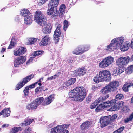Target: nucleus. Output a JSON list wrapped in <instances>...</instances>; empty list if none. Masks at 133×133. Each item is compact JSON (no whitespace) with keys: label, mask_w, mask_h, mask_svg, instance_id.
Masks as SVG:
<instances>
[{"label":"nucleus","mask_w":133,"mask_h":133,"mask_svg":"<svg viewBox=\"0 0 133 133\" xmlns=\"http://www.w3.org/2000/svg\"><path fill=\"white\" fill-rule=\"evenodd\" d=\"M86 95L85 89L83 87H77L69 93V98H73L76 101H81L84 100Z\"/></svg>","instance_id":"obj_1"},{"label":"nucleus","mask_w":133,"mask_h":133,"mask_svg":"<svg viewBox=\"0 0 133 133\" xmlns=\"http://www.w3.org/2000/svg\"><path fill=\"white\" fill-rule=\"evenodd\" d=\"M111 75L110 72L107 70L100 71L99 74H97L93 79L94 82L96 83H98L103 81L109 82L111 80Z\"/></svg>","instance_id":"obj_2"},{"label":"nucleus","mask_w":133,"mask_h":133,"mask_svg":"<svg viewBox=\"0 0 133 133\" xmlns=\"http://www.w3.org/2000/svg\"><path fill=\"white\" fill-rule=\"evenodd\" d=\"M59 0H51L50 1L48 6L47 15H51L53 17L58 15V13L56 7L59 3Z\"/></svg>","instance_id":"obj_3"},{"label":"nucleus","mask_w":133,"mask_h":133,"mask_svg":"<svg viewBox=\"0 0 133 133\" xmlns=\"http://www.w3.org/2000/svg\"><path fill=\"white\" fill-rule=\"evenodd\" d=\"M119 85L118 81H112L109 84L103 87L100 90L101 92L105 95L109 92H113L117 89Z\"/></svg>","instance_id":"obj_4"},{"label":"nucleus","mask_w":133,"mask_h":133,"mask_svg":"<svg viewBox=\"0 0 133 133\" xmlns=\"http://www.w3.org/2000/svg\"><path fill=\"white\" fill-rule=\"evenodd\" d=\"M34 19L38 24L43 27L46 23V19L43 12L40 11H36L34 16Z\"/></svg>","instance_id":"obj_5"},{"label":"nucleus","mask_w":133,"mask_h":133,"mask_svg":"<svg viewBox=\"0 0 133 133\" xmlns=\"http://www.w3.org/2000/svg\"><path fill=\"white\" fill-rule=\"evenodd\" d=\"M115 101L114 100H111L110 101L108 100L103 102H101L99 106L96 108L95 110L97 112H100L104 108L110 107L111 104H112V103H114Z\"/></svg>","instance_id":"obj_6"},{"label":"nucleus","mask_w":133,"mask_h":133,"mask_svg":"<svg viewBox=\"0 0 133 133\" xmlns=\"http://www.w3.org/2000/svg\"><path fill=\"white\" fill-rule=\"evenodd\" d=\"M34 77V75L32 74L23 78V80L19 82L16 85L15 90H18L24 86L25 84L33 78Z\"/></svg>","instance_id":"obj_7"},{"label":"nucleus","mask_w":133,"mask_h":133,"mask_svg":"<svg viewBox=\"0 0 133 133\" xmlns=\"http://www.w3.org/2000/svg\"><path fill=\"white\" fill-rule=\"evenodd\" d=\"M56 28L54 32L53 36L54 40L56 43L59 42L61 33L62 25L60 24H56Z\"/></svg>","instance_id":"obj_8"},{"label":"nucleus","mask_w":133,"mask_h":133,"mask_svg":"<svg viewBox=\"0 0 133 133\" xmlns=\"http://www.w3.org/2000/svg\"><path fill=\"white\" fill-rule=\"evenodd\" d=\"M130 60V58L128 56L122 57L118 59L117 63L120 68H124L128 63Z\"/></svg>","instance_id":"obj_9"},{"label":"nucleus","mask_w":133,"mask_h":133,"mask_svg":"<svg viewBox=\"0 0 133 133\" xmlns=\"http://www.w3.org/2000/svg\"><path fill=\"white\" fill-rule=\"evenodd\" d=\"M112 100L115 101V102L114 103H112V104H111V105L110 106V107H111L113 105L114 106L112 107L111 108L109 109V111H112L118 110L120 108H123L124 105V103L123 101H119L117 103V101L116 99H114Z\"/></svg>","instance_id":"obj_10"},{"label":"nucleus","mask_w":133,"mask_h":133,"mask_svg":"<svg viewBox=\"0 0 133 133\" xmlns=\"http://www.w3.org/2000/svg\"><path fill=\"white\" fill-rule=\"evenodd\" d=\"M114 60L113 57L111 56L108 57L104 59L99 63V66L101 68L107 67L113 62Z\"/></svg>","instance_id":"obj_11"},{"label":"nucleus","mask_w":133,"mask_h":133,"mask_svg":"<svg viewBox=\"0 0 133 133\" xmlns=\"http://www.w3.org/2000/svg\"><path fill=\"white\" fill-rule=\"evenodd\" d=\"M110 97L109 94H107L105 96H101L97 98L90 105V108L91 109L95 108L96 106L101 102H103L105 101L107 98Z\"/></svg>","instance_id":"obj_12"},{"label":"nucleus","mask_w":133,"mask_h":133,"mask_svg":"<svg viewBox=\"0 0 133 133\" xmlns=\"http://www.w3.org/2000/svg\"><path fill=\"white\" fill-rule=\"evenodd\" d=\"M99 122L101 128L104 127L111 123L108 116L101 117Z\"/></svg>","instance_id":"obj_13"},{"label":"nucleus","mask_w":133,"mask_h":133,"mask_svg":"<svg viewBox=\"0 0 133 133\" xmlns=\"http://www.w3.org/2000/svg\"><path fill=\"white\" fill-rule=\"evenodd\" d=\"M26 58L25 56H20L14 59V66L15 67H18L21 64H23L26 61Z\"/></svg>","instance_id":"obj_14"},{"label":"nucleus","mask_w":133,"mask_h":133,"mask_svg":"<svg viewBox=\"0 0 133 133\" xmlns=\"http://www.w3.org/2000/svg\"><path fill=\"white\" fill-rule=\"evenodd\" d=\"M87 70L84 67L79 68L74 71V75L76 76H83L86 73Z\"/></svg>","instance_id":"obj_15"},{"label":"nucleus","mask_w":133,"mask_h":133,"mask_svg":"<svg viewBox=\"0 0 133 133\" xmlns=\"http://www.w3.org/2000/svg\"><path fill=\"white\" fill-rule=\"evenodd\" d=\"M111 43L110 44L107 46L106 50L107 51H112L117 48L118 45L117 43L115 40H112Z\"/></svg>","instance_id":"obj_16"},{"label":"nucleus","mask_w":133,"mask_h":133,"mask_svg":"<svg viewBox=\"0 0 133 133\" xmlns=\"http://www.w3.org/2000/svg\"><path fill=\"white\" fill-rule=\"evenodd\" d=\"M54 94L51 95L48 97H46L42 103V105L45 106L49 105L52 101V99L54 98Z\"/></svg>","instance_id":"obj_17"},{"label":"nucleus","mask_w":133,"mask_h":133,"mask_svg":"<svg viewBox=\"0 0 133 133\" xmlns=\"http://www.w3.org/2000/svg\"><path fill=\"white\" fill-rule=\"evenodd\" d=\"M26 51V49L24 47H21L18 50L14 51V54L15 56H19L24 54Z\"/></svg>","instance_id":"obj_18"},{"label":"nucleus","mask_w":133,"mask_h":133,"mask_svg":"<svg viewBox=\"0 0 133 133\" xmlns=\"http://www.w3.org/2000/svg\"><path fill=\"white\" fill-rule=\"evenodd\" d=\"M50 38L48 36H45L43 38L39 43L40 45L42 46H46L48 44Z\"/></svg>","instance_id":"obj_19"},{"label":"nucleus","mask_w":133,"mask_h":133,"mask_svg":"<svg viewBox=\"0 0 133 133\" xmlns=\"http://www.w3.org/2000/svg\"><path fill=\"white\" fill-rule=\"evenodd\" d=\"M130 42L128 41L124 42L122 45H121L120 46V49L122 51H125L127 50L130 46Z\"/></svg>","instance_id":"obj_20"},{"label":"nucleus","mask_w":133,"mask_h":133,"mask_svg":"<svg viewBox=\"0 0 133 133\" xmlns=\"http://www.w3.org/2000/svg\"><path fill=\"white\" fill-rule=\"evenodd\" d=\"M133 86V83H126L122 87V89L124 91L128 92L129 90V88Z\"/></svg>","instance_id":"obj_21"},{"label":"nucleus","mask_w":133,"mask_h":133,"mask_svg":"<svg viewBox=\"0 0 133 133\" xmlns=\"http://www.w3.org/2000/svg\"><path fill=\"white\" fill-rule=\"evenodd\" d=\"M21 15L23 16L24 18L31 15L29 10L26 9H24L21 11Z\"/></svg>","instance_id":"obj_22"},{"label":"nucleus","mask_w":133,"mask_h":133,"mask_svg":"<svg viewBox=\"0 0 133 133\" xmlns=\"http://www.w3.org/2000/svg\"><path fill=\"white\" fill-rule=\"evenodd\" d=\"M52 26L51 24L47 25L43 28V31L44 33L46 34L50 33L51 31Z\"/></svg>","instance_id":"obj_23"},{"label":"nucleus","mask_w":133,"mask_h":133,"mask_svg":"<svg viewBox=\"0 0 133 133\" xmlns=\"http://www.w3.org/2000/svg\"><path fill=\"white\" fill-rule=\"evenodd\" d=\"M33 17L32 15L24 18V23L25 24L30 25L33 21Z\"/></svg>","instance_id":"obj_24"},{"label":"nucleus","mask_w":133,"mask_h":133,"mask_svg":"<svg viewBox=\"0 0 133 133\" xmlns=\"http://www.w3.org/2000/svg\"><path fill=\"white\" fill-rule=\"evenodd\" d=\"M34 121L33 119L26 118L25 119L24 122L21 124V125L22 126L28 125Z\"/></svg>","instance_id":"obj_25"},{"label":"nucleus","mask_w":133,"mask_h":133,"mask_svg":"<svg viewBox=\"0 0 133 133\" xmlns=\"http://www.w3.org/2000/svg\"><path fill=\"white\" fill-rule=\"evenodd\" d=\"M89 121H86L83 123L81 125V128L82 130H84L87 129L90 126V124Z\"/></svg>","instance_id":"obj_26"},{"label":"nucleus","mask_w":133,"mask_h":133,"mask_svg":"<svg viewBox=\"0 0 133 133\" xmlns=\"http://www.w3.org/2000/svg\"><path fill=\"white\" fill-rule=\"evenodd\" d=\"M72 52L74 54L79 55L83 54V51H82V48L78 47L75 49Z\"/></svg>","instance_id":"obj_27"},{"label":"nucleus","mask_w":133,"mask_h":133,"mask_svg":"<svg viewBox=\"0 0 133 133\" xmlns=\"http://www.w3.org/2000/svg\"><path fill=\"white\" fill-rule=\"evenodd\" d=\"M17 43L14 37H12L11 39L10 44L7 49H12L14 48Z\"/></svg>","instance_id":"obj_28"},{"label":"nucleus","mask_w":133,"mask_h":133,"mask_svg":"<svg viewBox=\"0 0 133 133\" xmlns=\"http://www.w3.org/2000/svg\"><path fill=\"white\" fill-rule=\"evenodd\" d=\"M22 130V128L20 127H14L10 130L9 133H16L18 131H21Z\"/></svg>","instance_id":"obj_29"},{"label":"nucleus","mask_w":133,"mask_h":133,"mask_svg":"<svg viewBox=\"0 0 133 133\" xmlns=\"http://www.w3.org/2000/svg\"><path fill=\"white\" fill-rule=\"evenodd\" d=\"M43 53L44 51H43L38 50L34 51L33 53L32 54V57H31L30 58H34L36 56L41 55L43 54Z\"/></svg>","instance_id":"obj_30"},{"label":"nucleus","mask_w":133,"mask_h":133,"mask_svg":"<svg viewBox=\"0 0 133 133\" xmlns=\"http://www.w3.org/2000/svg\"><path fill=\"white\" fill-rule=\"evenodd\" d=\"M76 81V79L75 78H70L66 82L65 85L66 86L68 87L73 84Z\"/></svg>","instance_id":"obj_31"},{"label":"nucleus","mask_w":133,"mask_h":133,"mask_svg":"<svg viewBox=\"0 0 133 133\" xmlns=\"http://www.w3.org/2000/svg\"><path fill=\"white\" fill-rule=\"evenodd\" d=\"M114 39L118 45V46L121 45H122L124 40V37H120L119 38H116Z\"/></svg>","instance_id":"obj_32"},{"label":"nucleus","mask_w":133,"mask_h":133,"mask_svg":"<svg viewBox=\"0 0 133 133\" xmlns=\"http://www.w3.org/2000/svg\"><path fill=\"white\" fill-rule=\"evenodd\" d=\"M37 39L35 38H30L28 39L27 42V44L28 45L32 44L37 41Z\"/></svg>","instance_id":"obj_33"},{"label":"nucleus","mask_w":133,"mask_h":133,"mask_svg":"<svg viewBox=\"0 0 133 133\" xmlns=\"http://www.w3.org/2000/svg\"><path fill=\"white\" fill-rule=\"evenodd\" d=\"M66 9V6L65 4H62L60 6L59 10V14L61 15L65 13V11Z\"/></svg>","instance_id":"obj_34"},{"label":"nucleus","mask_w":133,"mask_h":133,"mask_svg":"<svg viewBox=\"0 0 133 133\" xmlns=\"http://www.w3.org/2000/svg\"><path fill=\"white\" fill-rule=\"evenodd\" d=\"M44 99L43 97H40L36 99L34 101V102L38 106L43 101Z\"/></svg>","instance_id":"obj_35"},{"label":"nucleus","mask_w":133,"mask_h":133,"mask_svg":"<svg viewBox=\"0 0 133 133\" xmlns=\"http://www.w3.org/2000/svg\"><path fill=\"white\" fill-rule=\"evenodd\" d=\"M61 126L58 125L56 127H55L51 129V133H57L58 129H61Z\"/></svg>","instance_id":"obj_36"},{"label":"nucleus","mask_w":133,"mask_h":133,"mask_svg":"<svg viewBox=\"0 0 133 133\" xmlns=\"http://www.w3.org/2000/svg\"><path fill=\"white\" fill-rule=\"evenodd\" d=\"M29 89V87H28L26 86L25 87L23 91L25 96H26L28 95Z\"/></svg>","instance_id":"obj_37"},{"label":"nucleus","mask_w":133,"mask_h":133,"mask_svg":"<svg viewBox=\"0 0 133 133\" xmlns=\"http://www.w3.org/2000/svg\"><path fill=\"white\" fill-rule=\"evenodd\" d=\"M109 118L110 119V121L111 123L113 122L114 120L116 119L117 118V115L114 114L112 115L111 116V115L108 116Z\"/></svg>","instance_id":"obj_38"},{"label":"nucleus","mask_w":133,"mask_h":133,"mask_svg":"<svg viewBox=\"0 0 133 133\" xmlns=\"http://www.w3.org/2000/svg\"><path fill=\"white\" fill-rule=\"evenodd\" d=\"M124 98L123 95L122 94H118L115 96V98L117 100L122 99Z\"/></svg>","instance_id":"obj_39"},{"label":"nucleus","mask_w":133,"mask_h":133,"mask_svg":"<svg viewBox=\"0 0 133 133\" xmlns=\"http://www.w3.org/2000/svg\"><path fill=\"white\" fill-rule=\"evenodd\" d=\"M127 73L129 74H131L133 72V65H130L128 67L127 69Z\"/></svg>","instance_id":"obj_40"},{"label":"nucleus","mask_w":133,"mask_h":133,"mask_svg":"<svg viewBox=\"0 0 133 133\" xmlns=\"http://www.w3.org/2000/svg\"><path fill=\"white\" fill-rule=\"evenodd\" d=\"M4 113L5 114V116L6 117H8L10 115V110L8 108V109H4Z\"/></svg>","instance_id":"obj_41"},{"label":"nucleus","mask_w":133,"mask_h":133,"mask_svg":"<svg viewBox=\"0 0 133 133\" xmlns=\"http://www.w3.org/2000/svg\"><path fill=\"white\" fill-rule=\"evenodd\" d=\"M68 23V21L66 20H65L63 22V29L65 31L66 30L68 26L69 25Z\"/></svg>","instance_id":"obj_42"},{"label":"nucleus","mask_w":133,"mask_h":133,"mask_svg":"<svg viewBox=\"0 0 133 133\" xmlns=\"http://www.w3.org/2000/svg\"><path fill=\"white\" fill-rule=\"evenodd\" d=\"M62 127H61V129H58L57 133H68V130L65 129H62Z\"/></svg>","instance_id":"obj_43"},{"label":"nucleus","mask_w":133,"mask_h":133,"mask_svg":"<svg viewBox=\"0 0 133 133\" xmlns=\"http://www.w3.org/2000/svg\"><path fill=\"white\" fill-rule=\"evenodd\" d=\"M30 103L33 110L37 109V106L35 102L34 101H33L32 102Z\"/></svg>","instance_id":"obj_44"},{"label":"nucleus","mask_w":133,"mask_h":133,"mask_svg":"<svg viewBox=\"0 0 133 133\" xmlns=\"http://www.w3.org/2000/svg\"><path fill=\"white\" fill-rule=\"evenodd\" d=\"M31 129L30 127H29L27 129H25L22 133H31Z\"/></svg>","instance_id":"obj_45"},{"label":"nucleus","mask_w":133,"mask_h":133,"mask_svg":"<svg viewBox=\"0 0 133 133\" xmlns=\"http://www.w3.org/2000/svg\"><path fill=\"white\" fill-rule=\"evenodd\" d=\"M90 48V46L88 45H85L82 49V51H83V53L85 52L88 51L89 49Z\"/></svg>","instance_id":"obj_46"},{"label":"nucleus","mask_w":133,"mask_h":133,"mask_svg":"<svg viewBox=\"0 0 133 133\" xmlns=\"http://www.w3.org/2000/svg\"><path fill=\"white\" fill-rule=\"evenodd\" d=\"M69 125L70 124H65L62 125H59V126H61V127H62V129H65L66 130V129H67V128L69 127Z\"/></svg>","instance_id":"obj_47"},{"label":"nucleus","mask_w":133,"mask_h":133,"mask_svg":"<svg viewBox=\"0 0 133 133\" xmlns=\"http://www.w3.org/2000/svg\"><path fill=\"white\" fill-rule=\"evenodd\" d=\"M38 83V82H36L34 83L33 84L30 85L29 86H27V87H29V88H30V89H31L32 88H34L36 85V84H37Z\"/></svg>","instance_id":"obj_48"},{"label":"nucleus","mask_w":133,"mask_h":133,"mask_svg":"<svg viewBox=\"0 0 133 133\" xmlns=\"http://www.w3.org/2000/svg\"><path fill=\"white\" fill-rule=\"evenodd\" d=\"M124 126H122L119 128L118 129H117L119 133L121 132L124 129Z\"/></svg>","instance_id":"obj_49"},{"label":"nucleus","mask_w":133,"mask_h":133,"mask_svg":"<svg viewBox=\"0 0 133 133\" xmlns=\"http://www.w3.org/2000/svg\"><path fill=\"white\" fill-rule=\"evenodd\" d=\"M26 108L28 110H33L31 103L27 105L26 106Z\"/></svg>","instance_id":"obj_50"},{"label":"nucleus","mask_w":133,"mask_h":133,"mask_svg":"<svg viewBox=\"0 0 133 133\" xmlns=\"http://www.w3.org/2000/svg\"><path fill=\"white\" fill-rule=\"evenodd\" d=\"M123 71L121 69H119V70H118V73L116 74H115V76H116L122 73Z\"/></svg>","instance_id":"obj_51"},{"label":"nucleus","mask_w":133,"mask_h":133,"mask_svg":"<svg viewBox=\"0 0 133 133\" xmlns=\"http://www.w3.org/2000/svg\"><path fill=\"white\" fill-rule=\"evenodd\" d=\"M39 87H37L35 90V92L36 93H37L39 91H42L40 88Z\"/></svg>","instance_id":"obj_52"},{"label":"nucleus","mask_w":133,"mask_h":133,"mask_svg":"<svg viewBox=\"0 0 133 133\" xmlns=\"http://www.w3.org/2000/svg\"><path fill=\"white\" fill-rule=\"evenodd\" d=\"M130 119V118L129 117L126 118L124 120V122L125 123H127L129 121H131V120Z\"/></svg>","instance_id":"obj_53"},{"label":"nucleus","mask_w":133,"mask_h":133,"mask_svg":"<svg viewBox=\"0 0 133 133\" xmlns=\"http://www.w3.org/2000/svg\"><path fill=\"white\" fill-rule=\"evenodd\" d=\"M60 74V72H58L54 75V76L55 78L56 79L57 77H59Z\"/></svg>","instance_id":"obj_54"},{"label":"nucleus","mask_w":133,"mask_h":133,"mask_svg":"<svg viewBox=\"0 0 133 133\" xmlns=\"http://www.w3.org/2000/svg\"><path fill=\"white\" fill-rule=\"evenodd\" d=\"M55 78L54 76V75L53 76H51L50 77H49L47 78V79L48 80H52V79H54Z\"/></svg>","instance_id":"obj_55"},{"label":"nucleus","mask_w":133,"mask_h":133,"mask_svg":"<svg viewBox=\"0 0 133 133\" xmlns=\"http://www.w3.org/2000/svg\"><path fill=\"white\" fill-rule=\"evenodd\" d=\"M8 126V124H4L1 127L2 128L7 127Z\"/></svg>","instance_id":"obj_56"},{"label":"nucleus","mask_w":133,"mask_h":133,"mask_svg":"<svg viewBox=\"0 0 133 133\" xmlns=\"http://www.w3.org/2000/svg\"><path fill=\"white\" fill-rule=\"evenodd\" d=\"M129 117L130 118L131 121L133 119V113L131 114L130 115Z\"/></svg>","instance_id":"obj_57"},{"label":"nucleus","mask_w":133,"mask_h":133,"mask_svg":"<svg viewBox=\"0 0 133 133\" xmlns=\"http://www.w3.org/2000/svg\"><path fill=\"white\" fill-rule=\"evenodd\" d=\"M118 73V70L116 69V70H115L114 71H113V74L115 76V74H117Z\"/></svg>","instance_id":"obj_58"},{"label":"nucleus","mask_w":133,"mask_h":133,"mask_svg":"<svg viewBox=\"0 0 133 133\" xmlns=\"http://www.w3.org/2000/svg\"><path fill=\"white\" fill-rule=\"evenodd\" d=\"M131 47L132 48H133V39H132L131 41Z\"/></svg>","instance_id":"obj_59"},{"label":"nucleus","mask_w":133,"mask_h":133,"mask_svg":"<svg viewBox=\"0 0 133 133\" xmlns=\"http://www.w3.org/2000/svg\"><path fill=\"white\" fill-rule=\"evenodd\" d=\"M4 113V110H2L1 112H0V116L3 114Z\"/></svg>","instance_id":"obj_60"},{"label":"nucleus","mask_w":133,"mask_h":133,"mask_svg":"<svg viewBox=\"0 0 133 133\" xmlns=\"http://www.w3.org/2000/svg\"><path fill=\"white\" fill-rule=\"evenodd\" d=\"M48 0H41V2L42 4H44Z\"/></svg>","instance_id":"obj_61"},{"label":"nucleus","mask_w":133,"mask_h":133,"mask_svg":"<svg viewBox=\"0 0 133 133\" xmlns=\"http://www.w3.org/2000/svg\"><path fill=\"white\" fill-rule=\"evenodd\" d=\"M6 50V48H2V49L1 51V52L3 53Z\"/></svg>","instance_id":"obj_62"},{"label":"nucleus","mask_w":133,"mask_h":133,"mask_svg":"<svg viewBox=\"0 0 133 133\" xmlns=\"http://www.w3.org/2000/svg\"><path fill=\"white\" fill-rule=\"evenodd\" d=\"M130 62L133 61V55L131 56L130 58Z\"/></svg>","instance_id":"obj_63"},{"label":"nucleus","mask_w":133,"mask_h":133,"mask_svg":"<svg viewBox=\"0 0 133 133\" xmlns=\"http://www.w3.org/2000/svg\"><path fill=\"white\" fill-rule=\"evenodd\" d=\"M131 103H133V96L132 97L131 100Z\"/></svg>","instance_id":"obj_64"}]
</instances>
